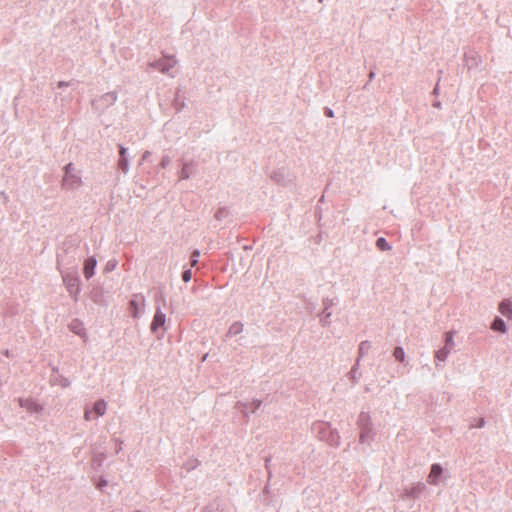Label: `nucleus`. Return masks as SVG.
<instances>
[{"mask_svg": "<svg viewBox=\"0 0 512 512\" xmlns=\"http://www.w3.org/2000/svg\"><path fill=\"white\" fill-rule=\"evenodd\" d=\"M82 177L79 170L76 169L73 163H68L64 167V176L62 179V188L68 191H74L82 186Z\"/></svg>", "mask_w": 512, "mask_h": 512, "instance_id": "1", "label": "nucleus"}, {"mask_svg": "<svg viewBox=\"0 0 512 512\" xmlns=\"http://www.w3.org/2000/svg\"><path fill=\"white\" fill-rule=\"evenodd\" d=\"M165 324H166V315L165 313L159 308L156 307L155 314L150 326L151 332L154 334H158L159 330L162 329L158 337H162L165 332Z\"/></svg>", "mask_w": 512, "mask_h": 512, "instance_id": "2", "label": "nucleus"}, {"mask_svg": "<svg viewBox=\"0 0 512 512\" xmlns=\"http://www.w3.org/2000/svg\"><path fill=\"white\" fill-rule=\"evenodd\" d=\"M117 101L116 92H108L93 101V107L97 111H103L104 109L112 106Z\"/></svg>", "mask_w": 512, "mask_h": 512, "instance_id": "3", "label": "nucleus"}, {"mask_svg": "<svg viewBox=\"0 0 512 512\" xmlns=\"http://www.w3.org/2000/svg\"><path fill=\"white\" fill-rule=\"evenodd\" d=\"M176 63L177 61L173 56H163L161 59L153 61L149 65L163 74H168Z\"/></svg>", "mask_w": 512, "mask_h": 512, "instance_id": "4", "label": "nucleus"}, {"mask_svg": "<svg viewBox=\"0 0 512 512\" xmlns=\"http://www.w3.org/2000/svg\"><path fill=\"white\" fill-rule=\"evenodd\" d=\"M145 306V297L143 295H134L129 302V309L134 318H139Z\"/></svg>", "mask_w": 512, "mask_h": 512, "instance_id": "5", "label": "nucleus"}, {"mask_svg": "<svg viewBox=\"0 0 512 512\" xmlns=\"http://www.w3.org/2000/svg\"><path fill=\"white\" fill-rule=\"evenodd\" d=\"M63 282L70 295H77L79 293V278L76 274L63 275Z\"/></svg>", "mask_w": 512, "mask_h": 512, "instance_id": "6", "label": "nucleus"}, {"mask_svg": "<svg viewBox=\"0 0 512 512\" xmlns=\"http://www.w3.org/2000/svg\"><path fill=\"white\" fill-rule=\"evenodd\" d=\"M197 164L192 161H182V168L178 172L179 180H186L189 179L192 175L196 172Z\"/></svg>", "mask_w": 512, "mask_h": 512, "instance_id": "7", "label": "nucleus"}, {"mask_svg": "<svg viewBox=\"0 0 512 512\" xmlns=\"http://www.w3.org/2000/svg\"><path fill=\"white\" fill-rule=\"evenodd\" d=\"M18 403L30 413H41L43 410V406L31 398H19Z\"/></svg>", "mask_w": 512, "mask_h": 512, "instance_id": "8", "label": "nucleus"}, {"mask_svg": "<svg viewBox=\"0 0 512 512\" xmlns=\"http://www.w3.org/2000/svg\"><path fill=\"white\" fill-rule=\"evenodd\" d=\"M119 160H118V168L124 173L127 174L129 172L130 167V158L128 154V149L122 145H119Z\"/></svg>", "mask_w": 512, "mask_h": 512, "instance_id": "9", "label": "nucleus"}, {"mask_svg": "<svg viewBox=\"0 0 512 512\" xmlns=\"http://www.w3.org/2000/svg\"><path fill=\"white\" fill-rule=\"evenodd\" d=\"M96 265L97 261L94 257H90L85 261L83 269L85 278L90 279L94 275Z\"/></svg>", "mask_w": 512, "mask_h": 512, "instance_id": "10", "label": "nucleus"}, {"mask_svg": "<svg viewBox=\"0 0 512 512\" xmlns=\"http://www.w3.org/2000/svg\"><path fill=\"white\" fill-rule=\"evenodd\" d=\"M107 402L103 399L97 400L92 408V412L96 417L103 416L107 411Z\"/></svg>", "mask_w": 512, "mask_h": 512, "instance_id": "11", "label": "nucleus"}, {"mask_svg": "<svg viewBox=\"0 0 512 512\" xmlns=\"http://www.w3.org/2000/svg\"><path fill=\"white\" fill-rule=\"evenodd\" d=\"M441 474H442L441 466L438 464L432 465L431 471L428 475V482L430 484H436L438 481V478L440 477Z\"/></svg>", "mask_w": 512, "mask_h": 512, "instance_id": "12", "label": "nucleus"}, {"mask_svg": "<svg viewBox=\"0 0 512 512\" xmlns=\"http://www.w3.org/2000/svg\"><path fill=\"white\" fill-rule=\"evenodd\" d=\"M499 311L503 316L510 318L512 316V304L509 300H503L499 304Z\"/></svg>", "mask_w": 512, "mask_h": 512, "instance_id": "13", "label": "nucleus"}, {"mask_svg": "<svg viewBox=\"0 0 512 512\" xmlns=\"http://www.w3.org/2000/svg\"><path fill=\"white\" fill-rule=\"evenodd\" d=\"M70 329L76 335H79L81 337H85L86 336L85 328H84L83 324L81 322H79V321H73L70 324Z\"/></svg>", "mask_w": 512, "mask_h": 512, "instance_id": "14", "label": "nucleus"}, {"mask_svg": "<svg viewBox=\"0 0 512 512\" xmlns=\"http://www.w3.org/2000/svg\"><path fill=\"white\" fill-rule=\"evenodd\" d=\"M52 382L54 385H58L62 388H67L70 386L71 382L68 378L62 376V375H57L55 376L53 379H52Z\"/></svg>", "mask_w": 512, "mask_h": 512, "instance_id": "15", "label": "nucleus"}, {"mask_svg": "<svg viewBox=\"0 0 512 512\" xmlns=\"http://www.w3.org/2000/svg\"><path fill=\"white\" fill-rule=\"evenodd\" d=\"M491 328L494 331H499L501 333H504L506 331V325H505L504 321L502 319H500V318H496L494 320V322L492 323Z\"/></svg>", "mask_w": 512, "mask_h": 512, "instance_id": "16", "label": "nucleus"}, {"mask_svg": "<svg viewBox=\"0 0 512 512\" xmlns=\"http://www.w3.org/2000/svg\"><path fill=\"white\" fill-rule=\"evenodd\" d=\"M376 245L382 251H386V250L390 249V246L388 245L387 241L383 237H380L377 239Z\"/></svg>", "mask_w": 512, "mask_h": 512, "instance_id": "17", "label": "nucleus"}, {"mask_svg": "<svg viewBox=\"0 0 512 512\" xmlns=\"http://www.w3.org/2000/svg\"><path fill=\"white\" fill-rule=\"evenodd\" d=\"M394 356L398 361L403 362L405 359L404 350L401 347H396L394 350Z\"/></svg>", "mask_w": 512, "mask_h": 512, "instance_id": "18", "label": "nucleus"}, {"mask_svg": "<svg viewBox=\"0 0 512 512\" xmlns=\"http://www.w3.org/2000/svg\"><path fill=\"white\" fill-rule=\"evenodd\" d=\"M449 354V349L447 348H443L441 350H439L437 353H436V358L439 360V361H445L447 355Z\"/></svg>", "mask_w": 512, "mask_h": 512, "instance_id": "19", "label": "nucleus"}, {"mask_svg": "<svg viewBox=\"0 0 512 512\" xmlns=\"http://www.w3.org/2000/svg\"><path fill=\"white\" fill-rule=\"evenodd\" d=\"M171 158L168 155H163L160 161V167L165 169L167 168L171 163Z\"/></svg>", "mask_w": 512, "mask_h": 512, "instance_id": "20", "label": "nucleus"}, {"mask_svg": "<svg viewBox=\"0 0 512 512\" xmlns=\"http://www.w3.org/2000/svg\"><path fill=\"white\" fill-rule=\"evenodd\" d=\"M191 278H192V272H191V270H190V269L185 270V271L183 272V274H182V279H183V281H185V282H189V281L191 280Z\"/></svg>", "mask_w": 512, "mask_h": 512, "instance_id": "21", "label": "nucleus"}, {"mask_svg": "<svg viewBox=\"0 0 512 512\" xmlns=\"http://www.w3.org/2000/svg\"><path fill=\"white\" fill-rule=\"evenodd\" d=\"M84 419L85 421H90L93 419V412L92 410L85 409L84 411Z\"/></svg>", "mask_w": 512, "mask_h": 512, "instance_id": "22", "label": "nucleus"}, {"mask_svg": "<svg viewBox=\"0 0 512 512\" xmlns=\"http://www.w3.org/2000/svg\"><path fill=\"white\" fill-rule=\"evenodd\" d=\"M198 256H199V251H197V250H196V251H194V252H193V255H192V259H191V265H192V266H195V265L197 264V262H198V259H197V258H198Z\"/></svg>", "mask_w": 512, "mask_h": 512, "instance_id": "23", "label": "nucleus"}, {"mask_svg": "<svg viewBox=\"0 0 512 512\" xmlns=\"http://www.w3.org/2000/svg\"><path fill=\"white\" fill-rule=\"evenodd\" d=\"M116 267L115 261H109L105 267L106 271H112Z\"/></svg>", "mask_w": 512, "mask_h": 512, "instance_id": "24", "label": "nucleus"}, {"mask_svg": "<svg viewBox=\"0 0 512 512\" xmlns=\"http://www.w3.org/2000/svg\"><path fill=\"white\" fill-rule=\"evenodd\" d=\"M446 343L447 345H453V335L451 332L446 333Z\"/></svg>", "mask_w": 512, "mask_h": 512, "instance_id": "25", "label": "nucleus"}, {"mask_svg": "<svg viewBox=\"0 0 512 512\" xmlns=\"http://www.w3.org/2000/svg\"><path fill=\"white\" fill-rule=\"evenodd\" d=\"M70 85V82H66V81H59L57 83V88L58 89H62V88H65V87H68Z\"/></svg>", "mask_w": 512, "mask_h": 512, "instance_id": "26", "label": "nucleus"}, {"mask_svg": "<svg viewBox=\"0 0 512 512\" xmlns=\"http://www.w3.org/2000/svg\"><path fill=\"white\" fill-rule=\"evenodd\" d=\"M151 155L150 151H145L142 155V159H141V162L139 163L140 165L142 164L143 161L147 160L149 158V156Z\"/></svg>", "mask_w": 512, "mask_h": 512, "instance_id": "27", "label": "nucleus"}, {"mask_svg": "<svg viewBox=\"0 0 512 512\" xmlns=\"http://www.w3.org/2000/svg\"><path fill=\"white\" fill-rule=\"evenodd\" d=\"M325 114L328 116V117H333L334 114H333V111L329 108H326L325 110Z\"/></svg>", "mask_w": 512, "mask_h": 512, "instance_id": "28", "label": "nucleus"}, {"mask_svg": "<svg viewBox=\"0 0 512 512\" xmlns=\"http://www.w3.org/2000/svg\"><path fill=\"white\" fill-rule=\"evenodd\" d=\"M205 512H216L213 508H207Z\"/></svg>", "mask_w": 512, "mask_h": 512, "instance_id": "29", "label": "nucleus"}]
</instances>
